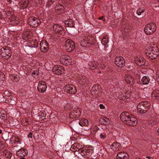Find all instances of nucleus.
I'll use <instances>...</instances> for the list:
<instances>
[{
  "instance_id": "cd10ccee",
  "label": "nucleus",
  "mask_w": 159,
  "mask_h": 159,
  "mask_svg": "<svg viewBox=\"0 0 159 159\" xmlns=\"http://www.w3.org/2000/svg\"><path fill=\"white\" fill-rule=\"evenodd\" d=\"M20 7L23 9L26 8L29 6V2L28 0H22L20 2Z\"/></svg>"
},
{
  "instance_id": "412c9836",
  "label": "nucleus",
  "mask_w": 159,
  "mask_h": 159,
  "mask_svg": "<svg viewBox=\"0 0 159 159\" xmlns=\"http://www.w3.org/2000/svg\"><path fill=\"white\" fill-rule=\"evenodd\" d=\"M125 80L130 85H133L134 83V79L130 75L127 74L125 76Z\"/></svg>"
},
{
  "instance_id": "bf43d9fd",
  "label": "nucleus",
  "mask_w": 159,
  "mask_h": 159,
  "mask_svg": "<svg viewBox=\"0 0 159 159\" xmlns=\"http://www.w3.org/2000/svg\"><path fill=\"white\" fill-rule=\"evenodd\" d=\"M157 1H158V2H159V0H157Z\"/></svg>"
},
{
  "instance_id": "dca6fc26",
  "label": "nucleus",
  "mask_w": 159,
  "mask_h": 159,
  "mask_svg": "<svg viewBox=\"0 0 159 159\" xmlns=\"http://www.w3.org/2000/svg\"><path fill=\"white\" fill-rule=\"evenodd\" d=\"M53 30L60 34H62L65 33L64 28L61 25L58 24H55L53 26Z\"/></svg>"
},
{
  "instance_id": "9b49d317",
  "label": "nucleus",
  "mask_w": 159,
  "mask_h": 159,
  "mask_svg": "<svg viewBox=\"0 0 159 159\" xmlns=\"http://www.w3.org/2000/svg\"><path fill=\"white\" fill-rule=\"evenodd\" d=\"M64 89L65 92L71 94H74L77 92L75 87L72 84H68L65 86Z\"/></svg>"
},
{
  "instance_id": "a18cd8bd",
  "label": "nucleus",
  "mask_w": 159,
  "mask_h": 159,
  "mask_svg": "<svg viewBox=\"0 0 159 159\" xmlns=\"http://www.w3.org/2000/svg\"><path fill=\"white\" fill-rule=\"evenodd\" d=\"M156 77L157 82L159 84V70H158L156 73Z\"/></svg>"
},
{
  "instance_id": "052dcab7",
  "label": "nucleus",
  "mask_w": 159,
  "mask_h": 159,
  "mask_svg": "<svg viewBox=\"0 0 159 159\" xmlns=\"http://www.w3.org/2000/svg\"><path fill=\"white\" fill-rule=\"evenodd\" d=\"M99 73H101V72H99Z\"/></svg>"
},
{
  "instance_id": "423d86ee",
  "label": "nucleus",
  "mask_w": 159,
  "mask_h": 159,
  "mask_svg": "<svg viewBox=\"0 0 159 159\" xmlns=\"http://www.w3.org/2000/svg\"><path fill=\"white\" fill-rule=\"evenodd\" d=\"M82 156H84L87 157L91 156L93 152V151L92 149H90L88 147L83 148L78 150Z\"/></svg>"
},
{
  "instance_id": "393cba45",
  "label": "nucleus",
  "mask_w": 159,
  "mask_h": 159,
  "mask_svg": "<svg viewBox=\"0 0 159 159\" xmlns=\"http://www.w3.org/2000/svg\"><path fill=\"white\" fill-rule=\"evenodd\" d=\"M86 40L87 41L88 47L91 46L95 43V40L94 37L89 36L86 38Z\"/></svg>"
},
{
  "instance_id": "a211bd4d",
  "label": "nucleus",
  "mask_w": 159,
  "mask_h": 159,
  "mask_svg": "<svg viewBox=\"0 0 159 159\" xmlns=\"http://www.w3.org/2000/svg\"><path fill=\"white\" fill-rule=\"evenodd\" d=\"M135 61L136 63L140 66L144 65L145 63L144 58L140 56H137L135 58Z\"/></svg>"
},
{
  "instance_id": "39448f33",
  "label": "nucleus",
  "mask_w": 159,
  "mask_h": 159,
  "mask_svg": "<svg viewBox=\"0 0 159 159\" xmlns=\"http://www.w3.org/2000/svg\"><path fill=\"white\" fill-rule=\"evenodd\" d=\"M156 29V25L155 23H149L145 25L144 31L146 34L150 35L155 32Z\"/></svg>"
},
{
  "instance_id": "09e8293b",
  "label": "nucleus",
  "mask_w": 159,
  "mask_h": 159,
  "mask_svg": "<svg viewBox=\"0 0 159 159\" xmlns=\"http://www.w3.org/2000/svg\"><path fill=\"white\" fill-rule=\"evenodd\" d=\"M99 107L101 109H104L105 108V106L102 104H100Z\"/></svg>"
},
{
  "instance_id": "7c9ffc66",
  "label": "nucleus",
  "mask_w": 159,
  "mask_h": 159,
  "mask_svg": "<svg viewBox=\"0 0 159 159\" xmlns=\"http://www.w3.org/2000/svg\"><path fill=\"white\" fill-rule=\"evenodd\" d=\"M2 155L6 158H10L11 156V153L9 151L5 150L3 152Z\"/></svg>"
},
{
  "instance_id": "1a4fd4ad",
  "label": "nucleus",
  "mask_w": 159,
  "mask_h": 159,
  "mask_svg": "<svg viewBox=\"0 0 159 159\" xmlns=\"http://www.w3.org/2000/svg\"><path fill=\"white\" fill-rule=\"evenodd\" d=\"M65 46L67 51L69 52L73 51L75 48L74 42L70 39H68L66 41Z\"/></svg>"
},
{
  "instance_id": "bb28decb",
  "label": "nucleus",
  "mask_w": 159,
  "mask_h": 159,
  "mask_svg": "<svg viewBox=\"0 0 159 159\" xmlns=\"http://www.w3.org/2000/svg\"><path fill=\"white\" fill-rule=\"evenodd\" d=\"M150 79L148 76L143 77L141 80L140 83L141 84L145 85L148 84L150 82Z\"/></svg>"
},
{
  "instance_id": "2f4dec72",
  "label": "nucleus",
  "mask_w": 159,
  "mask_h": 159,
  "mask_svg": "<svg viewBox=\"0 0 159 159\" xmlns=\"http://www.w3.org/2000/svg\"><path fill=\"white\" fill-rule=\"evenodd\" d=\"M80 44L81 46L83 47H88L87 43V41L86 40V38L82 39L80 42Z\"/></svg>"
},
{
  "instance_id": "4c0bfd02",
  "label": "nucleus",
  "mask_w": 159,
  "mask_h": 159,
  "mask_svg": "<svg viewBox=\"0 0 159 159\" xmlns=\"http://www.w3.org/2000/svg\"><path fill=\"white\" fill-rule=\"evenodd\" d=\"M131 26L129 25H127L122 30L125 32L127 33L129 32L131 29Z\"/></svg>"
},
{
  "instance_id": "f8f14e48",
  "label": "nucleus",
  "mask_w": 159,
  "mask_h": 159,
  "mask_svg": "<svg viewBox=\"0 0 159 159\" xmlns=\"http://www.w3.org/2000/svg\"><path fill=\"white\" fill-rule=\"evenodd\" d=\"M115 63L116 66L119 67H122L125 66V61L122 57H117L115 58Z\"/></svg>"
},
{
  "instance_id": "de8ad7c7",
  "label": "nucleus",
  "mask_w": 159,
  "mask_h": 159,
  "mask_svg": "<svg viewBox=\"0 0 159 159\" xmlns=\"http://www.w3.org/2000/svg\"><path fill=\"white\" fill-rule=\"evenodd\" d=\"M4 147V144L2 143L1 141H0V150H1L2 148H3Z\"/></svg>"
},
{
  "instance_id": "4468645a",
  "label": "nucleus",
  "mask_w": 159,
  "mask_h": 159,
  "mask_svg": "<svg viewBox=\"0 0 159 159\" xmlns=\"http://www.w3.org/2000/svg\"><path fill=\"white\" fill-rule=\"evenodd\" d=\"M52 70L53 72L57 75H60L64 73V70L62 66H55L53 67Z\"/></svg>"
},
{
  "instance_id": "473e14b6",
  "label": "nucleus",
  "mask_w": 159,
  "mask_h": 159,
  "mask_svg": "<svg viewBox=\"0 0 159 159\" xmlns=\"http://www.w3.org/2000/svg\"><path fill=\"white\" fill-rule=\"evenodd\" d=\"M152 97L157 99L159 98V90L153 91L152 94Z\"/></svg>"
},
{
  "instance_id": "f704fd0d",
  "label": "nucleus",
  "mask_w": 159,
  "mask_h": 159,
  "mask_svg": "<svg viewBox=\"0 0 159 159\" xmlns=\"http://www.w3.org/2000/svg\"><path fill=\"white\" fill-rule=\"evenodd\" d=\"M46 116V114L43 112L40 113L38 115L39 118L41 121H42L45 119Z\"/></svg>"
},
{
  "instance_id": "3c124183",
  "label": "nucleus",
  "mask_w": 159,
  "mask_h": 159,
  "mask_svg": "<svg viewBox=\"0 0 159 159\" xmlns=\"http://www.w3.org/2000/svg\"><path fill=\"white\" fill-rule=\"evenodd\" d=\"M15 141L18 143H20V139L18 138H16L15 139Z\"/></svg>"
},
{
  "instance_id": "6e6d98bb",
  "label": "nucleus",
  "mask_w": 159,
  "mask_h": 159,
  "mask_svg": "<svg viewBox=\"0 0 159 159\" xmlns=\"http://www.w3.org/2000/svg\"><path fill=\"white\" fill-rule=\"evenodd\" d=\"M146 158H148V159H150V157H149V156H147V157H146Z\"/></svg>"
},
{
  "instance_id": "a878e982",
  "label": "nucleus",
  "mask_w": 159,
  "mask_h": 159,
  "mask_svg": "<svg viewBox=\"0 0 159 159\" xmlns=\"http://www.w3.org/2000/svg\"><path fill=\"white\" fill-rule=\"evenodd\" d=\"M111 149L114 151H118L121 148L120 144V143L114 142L111 146Z\"/></svg>"
},
{
  "instance_id": "f3484780",
  "label": "nucleus",
  "mask_w": 159,
  "mask_h": 159,
  "mask_svg": "<svg viewBox=\"0 0 159 159\" xmlns=\"http://www.w3.org/2000/svg\"><path fill=\"white\" fill-rule=\"evenodd\" d=\"M40 48L41 51L43 52L47 51L48 49V44L45 40H42L40 44Z\"/></svg>"
},
{
  "instance_id": "6e6552de",
  "label": "nucleus",
  "mask_w": 159,
  "mask_h": 159,
  "mask_svg": "<svg viewBox=\"0 0 159 159\" xmlns=\"http://www.w3.org/2000/svg\"><path fill=\"white\" fill-rule=\"evenodd\" d=\"M0 55L4 59H8L11 57V51L8 47L3 48L1 49Z\"/></svg>"
},
{
  "instance_id": "f03ea898",
  "label": "nucleus",
  "mask_w": 159,
  "mask_h": 159,
  "mask_svg": "<svg viewBox=\"0 0 159 159\" xmlns=\"http://www.w3.org/2000/svg\"><path fill=\"white\" fill-rule=\"evenodd\" d=\"M146 54L147 56L150 59H156L159 55V51L157 47L155 45L151 46L146 49Z\"/></svg>"
},
{
  "instance_id": "0eeeda50",
  "label": "nucleus",
  "mask_w": 159,
  "mask_h": 159,
  "mask_svg": "<svg viewBox=\"0 0 159 159\" xmlns=\"http://www.w3.org/2000/svg\"><path fill=\"white\" fill-rule=\"evenodd\" d=\"M29 24L33 27H36L41 23L40 20L38 18L31 16L30 17L28 20Z\"/></svg>"
},
{
  "instance_id": "4be33fe9",
  "label": "nucleus",
  "mask_w": 159,
  "mask_h": 159,
  "mask_svg": "<svg viewBox=\"0 0 159 159\" xmlns=\"http://www.w3.org/2000/svg\"><path fill=\"white\" fill-rule=\"evenodd\" d=\"M57 13L59 14H61L64 11V7L61 4H57L55 7Z\"/></svg>"
},
{
  "instance_id": "5fc2aeb1",
  "label": "nucleus",
  "mask_w": 159,
  "mask_h": 159,
  "mask_svg": "<svg viewBox=\"0 0 159 159\" xmlns=\"http://www.w3.org/2000/svg\"><path fill=\"white\" fill-rule=\"evenodd\" d=\"M32 74L33 75H35V71H34V72H33L32 73Z\"/></svg>"
},
{
  "instance_id": "7ed1b4c3",
  "label": "nucleus",
  "mask_w": 159,
  "mask_h": 159,
  "mask_svg": "<svg viewBox=\"0 0 159 159\" xmlns=\"http://www.w3.org/2000/svg\"><path fill=\"white\" fill-rule=\"evenodd\" d=\"M150 103L147 101L142 102L138 104L137 106L138 111L140 113L146 112L150 108Z\"/></svg>"
},
{
  "instance_id": "79ce46f5",
  "label": "nucleus",
  "mask_w": 159,
  "mask_h": 159,
  "mask_svg": "<svg viewBox=\"0 0 159 159\" xmlns=\"http://www.w3.org/2000/svg\"><path fill=\"white\" fill-rule=\"evenodd\" d=\"M81 81V83L84 86L88 84L89 82L88 80L87 79H83Z\"/></svg>"
},
{
  "instance_id": "aec40b11",
  "label": "nucleus",
  "mask_w": 159,
  "mask_h": 159,
  "mask_svg": "<svg viewBox=\"0 0 159 159\" xmlns=\"http://www.w3.org/2000/svg\"><path fill=\"white\" fill-rule=\"evenodd\" d=\"M28 153L27 151L25 149H20L18 150L16 153L17 156L20 157H24L27 155Z\"/></svg>"
},
{
  "instance_id": "ddd939ff",
  "label": "nucleus",
  "mask_w": 159,
  "mask_h": 159,
  "mask_svg": "<svg viewBox=\"0 0 159 159\" xmlns=\"http://www.w3.org/2000/svg\"><path fill=\"white\" fill-rule=\"evenodd\" d=\"M81 111L80 108L75 109L71 112L69 115V117L71 119L78 118L80 116Z\"/></svg>"
},
{
  "instance_id": "5701e85b",
  "label": "nucleus",
  "mask_w": 159,
  "mask_h": 159,
  "mask_svg": "<svg viewBox=\"0 0 159 159\" xmlns=\"http://www.w3.org/2000/svg\"><path fill=\"white\" fill-rule=\"evenodd\" d=\"M132 94L131 91V90H128L127 92L122 94L120 98L122 100H125L128 98H129Z\"/></svg>"
},
{
  "instance_id": "c9c22d12",
  "label": "nucleus",
  "mask_w": 159,
  "mask_h": 159,
  "mask_svg": "<svg viewBox=\"0 0 159 159\" xmlns=\"http://www.w3.org/2000/svg\"><path fill=\"white\" fill-rule=\"evenodd\" d=\"M99 86L97 85H95L92 87L91 92L95 93L99 91Z\"/></svg>"
},
{
  "instance_id": "9d476101",
  "label": "nucleus",
  "mask_w": 159,
  "mask_h": 159,
  "mask_svg": "<svg viewBox=\"0 0 159 159\" xmlns=\"http://www.w3.org/2000/svg\"><path fill=\"white\" fill-rule=\"evenodd\" d=\"M60 61L62 64L67 66L70 65L72 62L71 57L66 55H62L60 58Z\"/></svg>"
},
{
  "instance_id": "37998d69",
  "label": "nucleus",
  "mask_w": 159,
  "mask_h": 159,
  "mask_svg": "<svg viewBox=\"0 0 159 159\" xmlns=\"http://www.w3.org/2000/svg\"><path fill=\"white\" fill-rule=\"evenodd\" d=\"M29 124V121L27 119H25L22 121V124L23 126H27Z\"/></svg>"
},
{
  "instance_id": "c85d7f7f",
  "label": "nucleus",
  "mask_w": 159,
  "mask_h": 159,
  "mask_svg": "<svg viewBox=\"0 0 159 159\" xmlns=\"http://www.w3.org/2000/svg\"><path fill=\"white\" fill-rule=\"evenodd\" d=\"M89 122L86 119H82L80 120L79 124L81 126H87L89 125Z\"/></svg>"
},
{
  "instance_id": "4d7b16f0",
  "label": "nucleus",
  "mask_w": 159,
  "mask_h": 159,
  "mask_svg": "<svg viewBox=\"0 0 159 159\" xmlns=\"http://www.w3.org/2000/svg\"><path fill=\"white\" fill-rule=\"evenodd\" d=\"M2 133V130L1 129H0V134H1Z\"/></svg>"
},
{
  "instance_id": "8fccbe9b",
  "label": "nucleus",
  "mask_w": 159,
  "mask_h": 159,
  "mask_svg": "<svg viewBox=\"0 0 159 159\" xmlns=\"http://www.w3.org/2000/svg\"><path fill=\"white\" fill-rule=\"evenodd\" d=\"M32 133L31 132H30L29 134L28 135V137L29 138H31L32 137Z\"/></svg>"
},
{
  "instance_id": "6ab92c4d",
  "label": "nucleus",
  "mask_w": 159,
  "mask_h": 159,
  "mask_svg": "<svg viewBox=\"0 0 159 159\" xmlns=\"http://www.w3.org/2000/svg\"><path fill=\"white\" fill-rule=\"evenodd\" d=\"M116 159H129V156L126 152H120L117 154Z\"/></svg>"
},
{
  "instance_id": "20e7f679",
  "label": "nucleus",
  "mask_w": 159,
  "mask_h": 159,
  "mask_svg": "<svg viewBox=\"0 0 159 159\" xmlns=\"http://www.w3.org/2000/svg\"><path fill=\"white\" fill-rule=\"evenodd\" d=\"M6 14L8 19V21L10 24L15 25L19 23V18L15 16L13 12L8 11L6 13Z\"/></svg>"
},
{
  "instance_id": "c03bdc74",
  "label": "nucleus",
  "mask_w": 159,
  "mask_h": 159,
  "mask_svg": "<svg viewBox=\"0 0 159 159\" xmlns=\"http://www.w3.org/2000/svg\"><path fill=\"white\" fill-rule=\"evenodd\" d=\"M100 137L101 139L104 140L106 138V135L105 133H101L100 134Z\"/></svg>"
},
{
  "instance_id": "a19ab883",
  "label": "nucleus",
  "mask_w": 159,
  "mask_h": 159,
  "mask_svg": "<svg viewBox=\"0 0 159 159\" xmlns=\"http://www.w3.org/2000/svg\"><path fill=\"white\" fill-rule=\"evenodd\" d=\"M108 42V40L107 38L106 37H104L102 40V43L103 45H105L107 44Z\"/></svg>"
},
{
  "instance_id": "13d9d810",
  "label": "nucleus",
  "mask_w": 159,
  "mask_h": 159,
  "mask_svg": "<svg viewBox=\"0 0 159 159\" xmlns=\"http://www.w3.org/2000/svg\"><path fill=\"white\" fill-rule=\"evenodd\" d=\"M22 157L21 158L22 159H25V157Z\"/></svg>"
},
{
  "instance_id": "2eb2a0df",
  "label": "nucleus",
  "mask_w": 159,
  "mask_h": 159,
  "mask_svg": "<svg viewBox=\"0 0 159 159\" xmlns=\"http://www.w3.org/2000/svg\"><path fill=\"white\" fill-rule=\"evenodd\" d=\"M47 88V84L45 82L42 81L39 82L38 86V90L39 92L43 93L46 91Z\"/></svg>"
},
{
  "instance_id": "72a5a7b5",
  "label": "nucleus",
  "mask_w": 159,
  "mask_h": 159,
  "mask_svg": "<svg viewBox=\"0 0 159 159\" xmlns=\"http://www.w3.org/2000/svg\"><path fill=\"white\" fill-rule=\"evenodd\" d=\"M10 78L11 80L14 82H17L19 80V77L17 75H11Z\"/></svg>"
},
{
  "instance_id": "f257e3e1",
  "label": "nucleus",
  "mask_w": 159,
  "mask_h": 159,
  "mask_svg": "<svg viewBox=\"0 0 159 159\" xmlns=\"http://www.w3.org/2000/svg\"><path fill=\"white\" fill-rule=\"evenodd\" d=\"M120 117L122 121L128 125L134 126L138 123L137 119L133 116H130L128 112H123L120 115Z\"/></svg>"
},
{
  "instance_id": "e433bc0d",
  "label": "nucleus",
  "mask_w": 159,
  "mask_h": 159,
  "mask_svg": "<svg viewBox=\"0 0 159 159\" xmlns=\"http://www.w3.org/2000/svg\"><path fill=\"white\" fill-rule=\"evenodd\" d=\"M102 120V122L104 125H107L109 123V119L106 117H103Z\"/></svg>"
},
{
  "instance_id": "49530a36",
  "label": "nucleus",
  "mask_w": 159,
  "mask_h": 159,
  "mask_svg": "<svg viewBox=\"0 0 159 159\" xmlns=\"http://www.w3.org/2000/svg\"><path fill=\"white\" fill-rule=\"evenodd\" d=\"M98 19L99 20H102L103 22H104L105 20V19L104 16H102L99 17L98 18Z\"/></svg>"
},
{
  "instance_id": "b1692460",
  "label": "nucleus",
  "mask_w": 159,
  "mask_h": 159,
  "mask_svg": "<svg viewBox=\"0 0 159 159\" xmlns=\"http://www.w3.org/2000/svg\"><path fill=\"white\" fill-rule=\"evenodd\" d=\"M66 27H73L75 26L74 21L71 19H68L64 22Z\"/></svg>"
},
{
  "instance_id": "864d4df0",
  "label": "nucleus",
  "mask_w": 159,
  "mask_h": 159,
  "mask_svg": "<svg viewBox=\"0 0 159 159\" xmlns=\"http://www.w3.org/2000/svg\"><path fill=\"white\" fill-rule=\"evenodd\" d=\"M2 17V13L1 12H0V18Z\"/></svg>"
},
{
  "instance_id": "ea45409f",
  "label": "nucleus",
  "mask_w": 159,
  "mask_h": 159,
  "mask_svg": "<svg viewBox=\"0 0 159 159\" xmlns=\"http://www.w3.org/2000/svg\"><path fill=\"white\" fill-rule=\"evenodd\" d=\"M65 108H66L68 110H70L72 108V106L70 103V102H67L64 106Z\"/></svg>"
},
{
  "instance_id": "603ef678",
  "label": "nucleus",
  "mask_w": 159,
  "mask_h": 159,
  "mask_svg": "<svg viewBox=\"0 0 159 159\" xmlns=\"http://www.w3.org/2000/svg\"><path fill=\"white\" fill-rule=\"evenodd\" d=\"M105 66L104 64H101L100 66V67L102 69H104L105 68Z\"/></svg>"
},
{
  "instance_id": "c756f323",
  "label": "nucleus",
  "mask_w": 159,
  "mask_h": 159,
  "mask_svg": "<svg viewBox=\"0 0 159 159\" xmlns=\"http://www.w3.org/2000/svg\"><path fill=\"white\" fill-rule=\"evenodd\" d=\"M98 63L96 61H92L90 62L89 65L90 66V69L93 70L97 68L98 66Z\"/></svg>"
},
{
  "instance_id": "58836bf2",
  "label": "nucleus",
  "mask_w": 159,
  "mask_h": 159,
  "mask_svg": "<svg viewBox=\"0 0 159 159\" xmlns=\"http://www.w3.org/2000/svg\"><path fill=\"white\" fill-rule=\"evenodd\" d=\"M145 9L144 8H139L137 11V13L138 15H140L142 13H143Z\"/></svg>"
}]
</instances>
